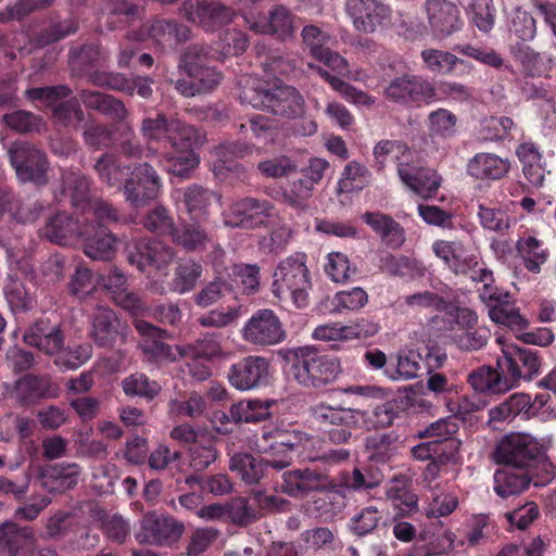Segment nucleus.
Returning <instances> with one entry per match:
<instances>
[{
	"instance_id": "f257e3e1",
	"label": "nucleus",
	"mask_w": 556,
	"mask_h": 556,
	"mask_svg": "<svg viewBox=\"0 0 556 556\" xmlns=\"http://www.w3.org/2000/svg\"><path fill=\"white\" fill-rule=\"evenodd\" d=\"M239 85V98L243 104L286 118H296L305 113L304 98L292 86L281 83L269 86L254 75H243Z\"/></svg>"
},
{
	"instance_id": "f03ea898",
	"label": "nucleus",
	"mask_w": 556,
	"mask_h": 556,
	"mask_svg": "<svg viewBox=\"0 0 556 556\" xmlns=\"http://www.w3.org/2000/svg\"><path fill=\"white\" fill-rule=\"evenodd\" d=\"M291 374L303 387L321 388L334 381L341 371L340 363L320 353L314 346H299L290 351Z\"/></svg>"
},
{
	"instance_id": "7ed1b4c3",
	"label": "nucleus",
	"mask_w": 556,
	"mask_h": 556,
	"mask_svg": "<svg viewBox=\"0 0 556 556\" xmlns=\"http://www.w3.org/2000/svg\"><path fill=\"white\" fill-rule=\"evenodd\" d=\"M208 54L207 48L191 46L181 55L178 67L190 80L178 79L175 88L184 97L208 92L220 83L222 73L207 64Z\"/></svg>"
},
{
	"instance_id": "20e7f679",
	"label": "nucleus",
	"mask_w": 556,
	"mask_h": 556,
	"mask_svg": "<svg viewBox=\"0 0 556 556\" xmlns=\"http://www.w3.org/2000/svg\"><path fill=\"white\" fill-rule=\"evenodd\" d=\"M273 293L278 299L290 295L296 307L308 305L312 288L306 254L296 252L280 261L274 271Z\"/></svg>"
},
{
	"instance_id": "39448f33",
	"label": "nucleus",
	"mask_w": 556,
	"mask_h": 556,
	"mask_svg": "<svg viewBox=\"0 0 556 556\" xmlns=\"http://www.w3.org/2000/svg\"><path fill=\"white\" fill-rule=\"evenodd\" d=\"M307 414L311 426L326 432L329 441L334 444L349 442L352 431L364 419V413L359 409L331 406L325 402L312 405Z\"/></svg>"
},
{
	"instance_id": "423d86ee",
	"label": "nucleus",
	"mask_w": 556,
	"mask_h": 556,
	"mask_svg": "<svg viewBox=\"0 0 556 556\" xmlns=\"http://www.w3.org/2000/svg\"><path fill=\"white\" fill-rule=\"evenodd\" d=\"M62 195L68 198L72 206L80 208L84 217H92L117 222V211L100 198L90 197V181L78 170H66L62 174Z\"/></svg>"
},
{
	"instance_id": "0eeeda50",
	"label": "nucleus",
	"mask_w": 556,
	"mask_h": 556,
	"mask_svg": "<svg viewBox=\"0 0 556 556\" xmlns=\"http://www.w3.org/2000/svg\"><path fill=\"white\" fill-rule=\"evenodd\" d=\"M544 443L535 437L523 432L505 434L495 445L493 460L496 464L526 470L540 455Z\"/></svg>"
},
{
	"instance_id": "6e6552de",
	"label": "nucleus",
	"mask_w": 556,
	"mask_h": 556,
	"mask_svg": "<svg viewBox=\"0 0 556 556\" xmlns=\"http://www.w3.org/2000/svg\"><path fill=\"white\" fill-rule=\"evenodd\" d=\"M502 346V355L497 358L498 370L511 382V389L520 380H532L539 375L541 362L538 352L529 348H520L514 343H505L497 339Z\"/></svg>"
},
{
	"instance_id": "1a4fd4ad",
	"label": "nucleus",
	"mask_w": 556,
	"mask_h": 556,
	"mask_svg": "<svg viewBox=\"0 0 556 556\" xmlns=\"http://www.w3.org/2000/svg\"><path fill=\"white\" fill-rule=\"evenodd\" d=\"M8 156L16 177L22 182H47L49 163L46 154L28 141H15L8 148Z\"/></svg>"
},
{
	"instance_id": "9d476101",
	"label": "nucleus",
	"mask_w": 556,
	"mask_h": 556,
	"mask_svg": "<svg viewBox=\"0 0 556 556\" xmlns=\"http://www.w3.org/2000/svg\"><path fill=\"white\" fill-rule=\"evenodd\" d=\"M180 10L188 22L207 33L231 24L238 15L236 10L219 0H187Z\"/></svg>"
},
{
	"instance_id": "9b49d317",
	"label": "nucleus",
	"mask_w": 556,
	"mask_h": 556,
	"mask_svg": "<svg viewBox=\"0 0 556 556\" xmlns=\"http://www.w3.org/2000/svg\"><path fill=\"white\" fill-rule=\"evenodd\" d=\"M274 215V206L268 200L252 197L238 199L222 212L224 226L240 229H256Z\"/></svg>"
},
{
	"instance_id": "f8f14e48",
	"label": "nucleus",
	"mask_w": 556,
	"mask_h": 556,
	"mask_svg": "<svg viewBox=\"0 0 556 556\" xmlns=\"http://www.w3.org/2000/svg\"><path fill=\"white\" fill-rule=\"evenodd\" d=\"M9 273L3 288L4 296L12 311H27L33 305V298L25 282L34 280V268L27 257H17L13 252L8 253Z\"/></svg>"
},
{
	"instance_id": "ddd939ff",
	"label": "nucleus",
	"mask_w": 556,
	"mask_h": 556,
	"mask_svg": "<svg viewBox=\"0 0 556 556\" xmlns=\"http://www.w3.org/2000/svg\"><path fill=\"white\" fill-rule=\"evenodd\" d=\"M163 187L162 178L149 163H138L130 170L123 185L125 200L134 207L143 206L159 197Z\"/></svg>"
},
{
	"instance_id": "4468645a",
	"label": "nucleus",
	"mask_w": 556,
	"mask_h": 556,
	"mask_svg": "<svg viewBox=\"0 0 556 556\" xmlns=\"http://www.w3.org/2000/svg\"><path fill=\"white\" fill-rule=\"evenodd\" d=\"M303 430L296 427L277 425L270 429H264L262 438L270 441L268 447L270 457L266 464L276 470L289 467L294 460V454L301 442Z\"/></svg>"
},
{
	"instance_id": "2eb2a0df",
	"label": "nucleus",
	"mask_w": 556,
	"mask_h": 556,
	"mask_svg": "<svg viewBox=\"0 0 556 556\" xmlns=\"http://www.w3.org/2000/svg\"><path fill=\"white\" fill-rule=\"evenodd\" d=\"M70 93V88L64 85L26 90V97L29 100H41L51 106L54 118L65 126L75 122L81 123L85 119V114L77 100L70 99L58 103L59 100L65 99Z\"/></svg>"
},
{
	"instance_id": "dca6fc26",
	"label": "nucleus",
	"mask_w": 556,
	"mask_h": 556,
	"mask_svg": "<svg viewBox=\"0 0 556 556\" xmlns=\"http://www.w3.org/2000/svg\"><path fill=\"white\" fill-rule=\"evenodd\" d=\"M112 222H104L92 217H84V228L80 240L84 253L97 261H110L117 251V238L106 228Z\"/></svg>"
},
{
	"instance_id": "f3484780",
	"label": "nucleus",
	"mask_w": 556,
	"mask_h": 556,
	"mask_svg": "<svg viewBox=\"0 0 556 556\" xmlns=\"http://www.w3.org/2000/svg\"><path fill=\"white\" fill-rule=\"evenodd\" d=\"M134 325L142 337L140 348L148 362L163 364L174 362L185 356L184 349L180 346H172L164 342V339L168 337L166 330L153 326L143 319H136Z\"/></svg>"
},
{
	"instance_id": "a211bd4d",
	"label": "nucleus",
	"mask_w": 556,
	"mask_h": 556,
	"mask_svg": "<svg viewBox=\"0 0 556 556\" xmlns=\"http://www.w3.org/2000/svg\"><path fill=\"white\" fill-rule=\"evenodd\" d=\"M422 10L435 39H445L463 29L462 11L451 0H426Z\"/></svg>"
},
{
	"instance_id": "6ab92c4d",
	"label": "nucleus",
	"mask_w": 556,
	"mask_h": 556,
	"mask_svg": "<svg viewBox=\"0 0 556 556\" xmlns=\"http://www.w3.org/2000/svg\"><path fill=\"white\" fill-rule=\"evenodd\" d=\"M242 338L253 345L268 346L282 342L286 332L275 312L263 308L255 312L244 324Z\"/></svg>"
},
{
	"instance_id": "aec40b11",
	"label": "nucleus",
	"mask_w": 556,
	"mask_h": 556,
	"mask_svg": "<svg viewBox=\"0 0 556 556\" xmlns=\"http://www.w3.org/2000/svg\"><path fill=\"white\" fill-rule=\"evenodd\" d=\"M184 531L182 523L164 515L147 514L135 532L139 544L168 546L178 541Z\"/></svg>"
},
{
	"instance_id": "412c9836",
	"label": "nucleus",
	"mask_w": 556,
	"mask_h": 556,
	"mask_svg": "<svg viewBox=\"0 0 556 556\" xmlns=\"http://www.w3.org/2000/svg\"><path fill=\"white\" fill-rule=\"evenodd\" d=\"M175 256L172 247L160 240H140L129 253L128 261L138 270L151 275L153 271L167 275V267Z\"/></svg>"
},
{
	"instance_id": "4be33fe9",
	"label": "nucleus",
	"mask_w": 556,
	"mask_h": 556,
	"mask_svg": "<svg viewBox=\"0 0 556 556\" xmlns=\"http://www.w3.org/2000/svg\"><path fill=\"white\" fill-rule=\"evenodd\" d=\"M345 12L355 30L372 34L391 18V9L382 0H346Z\"/></svg>"
},
{
	"instance_id": "5701e85b",
	"label": "nucleus",
	"mask_w": 556,
	"mask_h": 556,
	"mask_svg": "<svg viewBox=\"0 0 556 556\" xmlns=\"http://www.w3.org/2000/svg\"><path fill=\"white\" fill-rule=\"evenodd\" d=\"M431 250L444 265L455 275H477L480 266V257L477 253L469 251L459 240H435Z\"/></svg>"
},
{
	"instance_id": "b1692460",
	"label": "nucleus",
	"mask_w": 556,
	"mask_h": 556,
	"mask_svg": "<svg viewBox=\"0 0 556 556\" xmlns=\"http://www.w3.org/2000/svg\"><path fill=\"white\" fill-rule=\"evenodd\" d=\"M388 100L402 105L432 101L435 90L432 84L419 75H403L392 79L384 89Z\"/></svg>"
},
{
	"instance_id": "393cba45",
	"label": "nucleus",
	"mask_w": 556,
	"mask_h": 556,
	"mask_svg": "<svg viewBox=\"0 0 556 556\" xmlns=\"http://www.w3.org/2000/svg\"><path fill=\"white\" fill-rule=\"evenodd\" d=\"M269 363L262 356H247L232 364L228 371L229 383L239 391L258 388L267 380Z\"/></svg>"
},
{
	"instance_id": "a878e982",
	"label": "nucleus",
	"mask_w": 556,
	"mask_h": 556,
	"mask_svg": "<svg viewBox=\"0 0 556 556\" xmlns=\"http://www.w3.org/2000/svg\"><path fill=\"white\" fill-rule=\"evenodd\" d=\"M190 29L175 21L155 20L144 28L130 33L128 39L136 41L150 39L155 46L165 49L190 38Z\"/></svg>"
},
{
	"instance_id": "bb28decb",
	"label": "nucleus",
	"mask_w": 556,
	"mask_h": 556,
	"mask_svg": "<svg viewBox=\"0 0 556 556\" xmlns=\"http://www.w3.org/2000/svg\"><path fill=\"white\" fill-rule=\"evenodd\" d=\"M249 28L262 35H271L279 40L286 41L294 37L296 30V16L285 5H273L267 17L261 22H253L249 16H244Z\"/></svg>"
},
{
	"instance_id": "cd10ccee",
	"label": "nucleus",
	"mask_w": 556,
	"mask_h": 556,
	"mask_svg": "<svg viewBox=\"0 0 556 556\" xmlns=\"http://www.w3.org/2000/svg\"><path fill=\"white\" fill-rule=\"evenodd\" d=\"M327 477L314 469L303 468L283 472L280 490L293 497L304 498L312 492L326 488Z\"/></svg>"
},
{
	"instance_id": "c85d7f7f",
	"label": "nucleus",
	"mask_w": 556,
	"mask_h": 556,
	"mask_svg": "<svg viewBox=\"0 0 556 556\" xmlns=\"http://www.w3.org/2000/svg\"><path fill=\"white\" fill-rule=\"evenodd\" d=\"M83 228L84 213L80 218L74 219L67 213L59 212L46 222L39 235L52 243L70 245L80 239Z\"/></svg>"
},
{
	"instance_id": "c756f323",
	"label": "nucleus",
	"mask_w": 556,
	"mask_h": 556,
	"mask_svg": "<svg viewBox=\"0 0 556 556\" xmlns=\"http://www.w3.org/2000/svg\"><path fill=\"white\" fill-rule=\"evenodd\" d=\"M214 198L213 191L199 185H190L176 191L178 210L194 222H205L208 218L210 206Z\"/></svg>"
},
{
	"instance_id": "7c9ffc66",
	"label": "nucleus",
	"mask_w": 556,
	"mask_h": 556,
	"mask_svg": "<svg viewBox=\"0 0 556 556\" xmlns=\"http://www.w3.org/2000/svg\"><path fill=\"white\" fill-rule=\"evenodd\" d=\"M36 544L30 527H21L13 521L0 525V554L2 556H28Z\"/></svg>"
},
{
	"instance_id": "2f4dec72",
	"label": "nucleus",
	"mask_w": 556,
	"mask_h": 556,
	"mask_svg": "<svg viewBox=\"0 0 556 556\" xmlns=\"http://www.w3.org/2000/svg\"><path fill=\"white\" fill-rule=\"evenodd\" d=\"M122 332V324L113 309L98 305L91 319L90 336L97 345L111 348Z\"/></svg>"
},
{
	"instance_id": "473e14b6",
	"label": "nucleus",
	"mask_w": 556,
	"mask_h": 556,
	"mask_svg": "<svg viewBox=\"0 0 556 556\" xmlns=\"http://www.w3.org/2000/svg\"><path fill=\"white\" fill-rule=\"evenodd\" d=\"M510 169V162L494 153L480 152L467 163V174L477 180H500Z\"/></svg>"
},
{
	"instance_id": "72a5a7b5",
	"label": "nucleus",
	"mask_w": 556,
	"mask_h": 556,
	"mask_svg": "<svg viewBox=\"0 0 556 556\" xmlns=\"http://www.w3.org/2000/svg\"><path fill=\"white\" fill-rule=\"evenodd\" d=\"M24 342L36 346L47 354L59 352L64 343V337L59 326L51 325L48 320L40 319L29 327L24 336Z\"/></svg>"
},
{
	"instance_id": "f704fd0d",
	"label": "nucleus",
	"mask_w": 556,
	"mask_h": 556,
	"mask_svg": "<svg viewBox=\"0 0 556 556\" xmlns=\"http://www.w3.org/2000/svg\"><path fill=\"white\" fill-rule=\"evenodd\" d=\"M400 178L412 191L426 199L433 197L441 186V177L435 170L414 164L402 167Z\"/></svg>"
},
{
	"instance_id": "c9c22d12",
	"label": "nucleus",
	"mask_w": 556,
	"mask_h": 556,
	"mask_svg": "<svg viewBox=\"0 0 556 556\" xmlns=\"http://www.w3.org/2000/svg\"><path fill=\"white\" fill-rule=\"evenodd\" d=\"M362 219L380 237L386 245L399 249L404 243V229L391 216L381 212H366L362 215Z\"/></svg>"
},
{
	"instance_id": "e433bc0d",
	"label": "nucleus",
	"mask_w": 556,
	"mask_h": 556,
	"mask_svg": "<svg viewBox=\"0 0 556 556\" xmlns=\"http://www.w3.org/2000/svg\"><path fill=\"white\" fill-rule=\"evenodd\" d=\"M79 98L87 109L98 111L116 122H125L129 115L124 103L113 96L96 90H83Z\"/></svg>"
},
{
	"instance_id": "4c0bfd02",
	"label": "nucleus",
	"mask_w": 556,
	"mask_h": 556,
	"mask_svg": "<svg viewBox=\"0 0 556 556\" xmlns=\"http://www.w3.org/2000/svg\"><path fill=\"white\" fill-rule=\"evenodd\" d=\"M374 156L378 169H382L388 163H395L397 173L402 167H409L413 161V151L406 143L400 140H380L374 147Z\"/></svg>"
},
{
	"instance_id": "58836bf2",
	"label": "nucleus",
	"mask_w": 556,
	"mask_h": 556,
	"mask_svg": "<svg viewBox=\"0 0 556 556\" xmlns=\"http://www.w3.org/2000/svg\"><path fill=\"white\" fill-rule=\"evenodd\" d=\"M202 222H186L175 228L173 241L188 252L204 251L212 243V237L202 226Z\"/></svg>"
},
{
	"instance_id": "ea45409f",
	"label": "nucleus",
	"mask_w": 556,
	"mask_h": 556,
	"mask_svg": "<svg viewBox=\"0 0 556 556\" xmlns=\"http://www.w3.org/2000/svg\"><path fill=\"white\" fill-rule=\"evenodd\" d=\"M270 400H244L230 406L228 415L224 418L235 424L257 422L270 417V407L274 404Z\"/></svg>"
},
{
	"instance_id": "a19ab883",
	"label": "nucleus",
	"mask_w": 556,
	"mask_h": 556,
	"mask_svg": "<svg viewBox=\"0 0 556 556\" xmlns=\"http://www.w3.org/2000/svg\"><path fill=\"white\" fill-rule=\"evenodd\" d=\"M430 495L424 507L425 515L428 518H440L450 516L459 505L458 497L452 491L447 483H435L429 490Z\"/></svg>"
},
{
	"instance_id": "79ce46f5",
	"label": "nucleus",
	"mask_w": 556,
	"mask_h": 556,
	"mask_svg": "<svg viewBox=\"0 0 556 556\" xmlns=\"http://www.w3.org/2000/svg\"><path fill=\"white\" fill-rule=\"evenodd\" d=\"M312 70H315L317 74L325 79L331 88L337 91L345 101L356 105L370 108L376 103V99L367 92L355 88L349 83L331 75L326 70L309 64Z\"/></svg>"
},
{
	"instance_id": "37998d69",
	"label": "nucleus",
	"mask_w": 556,
	"mask_h": 556,
	"mask_svg": "<svg viewBox=\"0 0 556 556\" xmlns=\"http://www.w3.org/2000/svg\"><path fill=\"white\" fill-rule=\"evenodd\" d=\"M420 56L425 67L434 74H452L457 65H462L467 73L471 71V65L468 62L448 51L426 49L421 51Z\"/></svg>"
},
{
	"instance_id": "c03bdc74",
	"label": "nucleus",
	"mask_w": 556,
	"mask_h": 556,
	"mask_svg": "<svg viewBox=\"0 0 556 556\" xmlns=\"http://www.w3.org/2000/svg\"><path fill=\"white\" fill-rule=\"evenodd\" d=\"M79 477L80 468L77 464H60L43 476V486L51 492H64L74 488Z\"/></svg>"
},
{
	"instance_id": "a18cd8bd",
	"label": "nucleus",
	"mask_w": 556,
	"mask_h": 556,
	"mask_svg": "<svg viewBox=\"0 0 556 556\" xmlns=\"http://www.w3.org/2000/svg\"><path fill=\"white\" fill-rule=\"evenodd\" d=\"M266 460L257 459L251 454H235L229 462V469L238 475L247 484L257 483L264 476Z\"/></svg>"
},
{
	"instance_id": "49530a36",
	"label": "nucleus",
	"mask_w": 556,
	"mask_h": 556,
	"mask_svg": "<svg viewBox=\"0 0 556 556\" xmlns=\"http://www.w3.org/2000/svg\"><path fill=\"white\" fill-rule=\"evenodd\" d=\"M516 250L526 268L532 273H539L548 257V251L543 247V242L533 236L520 237L516 242Z\"/></svg>"
},
{
	"instance_id": "de8ad7c7",
	"label": "nucleus",
	"mask_w": 556,
	"mask_h": 556,
	"mask_svg": "<svg viewBox=\"0 0 556 556\" xmlns=\"http://www.w3.org/2000/svg\"><path fill=\"white\" fill-rule=\"evenodd\" d=\"M93 168L103 184L123 190L125 170L128 167L122 165L117 155L112 153L102 154L94 163Z\"/></svg>"
},
{
	"instance_id": "09e8293b",
	"label": "nucleus",
	"mask_w": 556,
	"mask_h": 556,
	"mask_svg": "<svg viewBox=\"0 0 556 556\" xmlns=\"http://www.w3.org/2000/svg\"><path fill=\"white\" fill-rule=\"evenodd\" d=\"M202 265L193 260L180 261L175 268L168 290L178 294L191 291L202 276Z\"/></svg>"
},
{
	"instance_id": "8fccbe9b",
	"label": "nucleus",
	"mask_w": 556,
	"mask_h": 556,
	"mask_svg": "<svg viewBox=\"0 0 556 556\" xmlns=\"http://www.w3.org/2000/svg\"><path fill=\"white\" fill-rule=\"evenodd\" d=\"M468 382L478 392L491 391L493 393H504L511 389V382H507L506 377L500 372L481 367L468 375Z\"/></svg>"
},
{
	"instance_id": "3c124183",
	"label": "nucleus",
	"mask_w": 556,
	"mask_h": 556,
	"mask_svg": "<svg viewBox=\"0 0 556 556\" xmlns=\"http://www.w3.org/2000/svg\"><path fill=\"white\" fill-rule=\"evenodd\" d=\"M530 483L531 477L527 476L526 470L520 473L510 470H496L493 490L498 496L506 498L520 494Z\"/></svg>"
},
{
	"instance_id": "603ef678",
	"label": "nucleus",
	"mask_w": 556,
	"mask_h": 556,
	"mask_svg": "<svg viewBox=\"0 0 556 556\" xmlns=\"http://www.w3.org/2000/svg\"><path fill=\"white\" fill-rule=\"evenodd\" d=\"M160 162L167 172L186 177L191 169L198 166L199 156L192 148H173V151L162 155Z\"/></svg>"
},
{
	"instance_id": "864d4df0",
	"label": "nucleus",
	"mask_w": 556,
	"mask_h": 556,
	"mask_svg": "<svg viewBox=\"0 0 556 556\" xmlns=\"http://www.w3.org/2000/svg\"><path fill=\"white\" fill-rule=\"evenodd\" d=\"M121 387L127 396L142 397L148 401H152L161 392L159 382L151 380L142 372H134L125 377L121 382Z\"/></svg>"
},
{
	"instance_id": "5fc2aeb1",
	"label": "nucleus",
	"mask_w": 556,
	"mask_h": 556,
	"mask_svg": "<svg viewBox=\"0 0 556 556\" xmlns=\"http://www.w3.org/2000/svg\"><path fill=\"white\" fill-rule=\"evenodd\" d=\"M490 318L500 325L506 326L511 330L519 331L528 326L527 319L520 315L519 308L510 300L500 301L489 309Z\"/></svg>"
},
{
	"instance_id": "6e6d98bb",
	"label": "nucleus",
	"mask_w": 556,
	"mask_h": 556,
	"mask_svg": "<svg viewBox=\"0 0 556 556\" xmlns=\"http://www.w3.org/2000/svg\"><path fill=\"white\" fill-rule=\"evenodd\" d=\"M222 340L223 337L220 334L207 333L184 349L185 356L204 359L223 358L227 356V353L223 348Z\"/></svg>"
},
{
	"instance_id": "4d7b16f0",
	"label": "nucleus",
	"mask_w": 556,
	"mask_h": 556,
	"mask_svg": "<svg viewBox=\"0 0 556 556\" xmlns=\"http://www.w3.org/2000/svg\"><path fill=\"white\" fill-rule=\"evenodd\" d=\"M247 152V147L235 142L223 143L215 147L211 151L212 157L215 159L213 170L216 175H222L224 169H237L238 164H232L233 159L242 157Z\"/></svg>"
},
{
	"instance_id": "13d9d810",
	"label": "nucleus",
	"mask_w": 556,
	"mask_h": 556,
	"mask_svg": "<svg viewBox=\"0 0 556 556\" xmlns=\"http://www.w3.org/2000/svg\"><path fill=\"white\" fill-rule=\"evenodd\" d=\"M546 450L547 447L543 445L540 455L526 469L527 476L531 477V482L535 486H544L556 478V464L547 457Z\"/></svg>"
},
{
	"instance_id": "bf43d9fd",
	"label": "nucleus",
	"mask_w": 556,
	"mask_h": 556,
	"mask_svg": "<svg viewBox=\"0 0 556 556\" xmlns=\"http://www.w3.org/2000/svg\"><path fill=\"white\" fill-rule=\"evenodd\" d=\"M450 339L459 349L464 351H478L486 345L490 331L486 328L456 330L454 327L448 328Z\"/></svg>"
},
{
	"instance_id": "052dcab7",
	"label": "nucleus",
	"mask_w": 556,
	"mask_h": 556,
	"mask_svg": "<svg viewBox=\"0 0 556 556\" xmlns=\"http://www.w3.org/2000/svg\"><path fill=\"white\" fill-rule=\"evenodd\" d=\"M383 518V510L369 505L357 511L349 522V529L355 535L363 536L372 532Z\"/></svg>"
},
{
	"instance_id": "680f3d73",
	"label": "nucleus",
	"mask_w": 556,
	"mask_h": 556,
	"mask_svg": "<svg viewBox=\"0 0 556 556\" xmlns=\"http://www.w3.org/2000/svg\"><path fill=\"white\" fill-rule=\"evenodd\" d=\"M400 301L413 311L444 312L448 307V301L442 295L428 290L403 296Z\"/></svg>"
},
{
	"instance_id": "e2e57ef3",
	"label": "nucleus",
	"mask_w": 556,
	"mask_h": 556,
	"mask_svg": "<svg viewBox=\"0 0 556 556\" xmlns=\"http://www.w3.org/2000/svg\"><path fill=\"white\" fill-rule=\"evenodd\" d=\"M248 35L239 29H227L215 42V51L220 58L240 55L249 47Z\"/></svg>"
},
{
	"instance_id": "0e129e2a",
	"label": "nucleus",
	"mask_w": 556,
	"mask_h": 556,
	"mask_svg": "<svg viewBox=\"0 0 556 556\" xmlns=\"http://www.w3.org/2000/svg\"><path fill=\"white\" fill-rule=\"evenodd\" d=\"M49 380L43 377L27 375L15 383V395L22 402H29L38 397L50 396Z\"/></svg>"
},
{
	"instance_id": "69168bd1",
	"label": "nucleus",
	"mask_w": 556,
	"mask_h": 556,
	"mask_svg": "<svg viewBox=\"0 0 556 556\" xmlns=\"http://www.w3.org/2000/svg\"><path fill=\"white\" fill-rule=\"evenodd\" d=\"M507 18L510 33L515 34L518 38L528 41L535 37V20L526 10L520 7H515L511 9L510 13L507 14Z\"/></svg>"
},
{
	"instance_id": "338daca9",
	"label": "nucleus",
	"mask_w": 556,
	"mask_h": 556,
	"mask_svg": "<svg viewBox=\"0 0 556 556\" xmlns=\"http://www.w3.org/2000/svg\"><path fill=\"white\" fill-rule=\"evenodd\" d=\"M370 176V172L365 165L351 161L341 174L339 187L344 192L363 189L369 182Z\"/></svg>"
},
{
	"instance_id": "774afa93",
	"label": "nucleus",
	"mask_w": 556,
	"mask_h": 556,
	"mask_svg": "<svg viewBox=\"0 0 556 556\" xmlns=\"http://www.w3.org/2000/svg\"><path fill=\"white\" fill-rule=\"evenodd\" d=\"M447 554L448 547H445L443 539L428 530L419 532L410 552V556H444Z\"/></svg>"
}]
</instances>
